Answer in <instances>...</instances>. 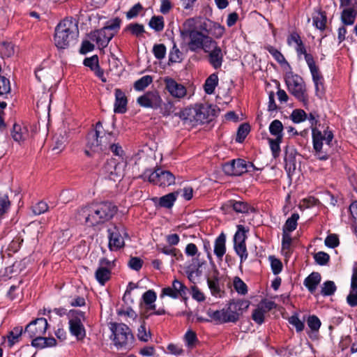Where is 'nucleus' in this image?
I'll return each mask as SVG.
<instances>
[{
	"instance_id": "obj_61",
	"label": "nucleus",
	"mask_w": 357,
	"mask_h": 357,
	"mask_svg": "<svg viewBox=\"0 0 357 357\" xmlns=\"http://www.w3.org/2000/svg\"><path fill=\"white\" fill-rule=\"evenodd\" d=\"M49 206L45 202L40 201L32 206V211L35 215H40L48 211Z\"/></svg>"
},
{
	"instance_id": "obj_56",
	"label": "nucleus",
	"mask_w": 357,
	"mask_h": 357,
	"mask_svg": "<svg viewBox=\"0 0 357 357\" xmlns=\"http://www.w3.org/2000/svg\"><path fill=\"white\" fill-rule=\"evenodd\" d=\"M314 259L317 264L324 266L329 261L330 256L326 252H318L314 255Z\"/></svg>"
},
{
	"instance_id": "obj_33",
	"label": "nucleus",
	"mask_w": 357,
	"mask_h": 357,
	"mask_svg": "<svg viewBox=\"0 0 357 357\" xmlns=\"http://www.w3.org/2000/svg\"><path fill=\"white\" fill-rule=\"evenodd\" d=\"M218 84V77L215 73L211 74L206 80L204 91L207 94L213 93L216 86Z\"/></svg>"
},
{
	"instance_id": "obj_55",
	"label": "nucleus",
	"mask_w": 357,
	"mask_h": 357,
	"mask_svg": "<svg viewBox=\"0 0 357 357\" xmlns=\"http://www.w3.org/2000/svg\"><path fill=\"white\" fill-rule=\"evenodd\" d=\"M10 92V83L8 78L0 75V96L7 95Z\"/></svg>"
},
{
	"instance_id": "obj_62",
	"label": "nucleus",
	"mask_w": 357,
	"mask_h": 357,
	"mask_svg": "<svg viewBox=\"0 0 357 357\" xmlns=\"http://www.w3.org/2000/svg\"><path fill=\"white\" fill-rule=\"evenodd\" d=\"M186 344L189 347H192L198 341L195 332L189 330L186 332L184 336Z\"/></svg>"
},
{
	"instance_id": "obj_54",
	"label": "nucleus",
	"mask_w": 357,
	"mask_h": 357,
	"mask_svg": "<svg viewBox=\"0 0 357 357\" xmlns=\"http://www.w3.org/2000/svg\"><path fill=\"white\" fill-rule=\"evenodd\" d=\"M234 287L235 290L240 294L245 295L248 292L247 285L239 277L234 278Z\"/></svg>"
},
{
	"instance_id": "obj_47",
	"label": "nucleus",
	"mask_w": 357,
	"mask_h": 357,
	"mask_svg": "<svg viewBox=\"0 0 357 357\" xmlns=\"http://www.w3.org/2000/svg\"><path fill=\"white\" fill-rule=\"evenodd\" d=\"M284 161L286 169L289 168L290 170L291 167H293L294 169H295V151L294 149H286Z\"/></svg>"
},
{
	"instance_id": "obj_23",
	"label": "nucleus",
	"mask_w": 357,
	"mask_h": 357,
	"mask_svg": "<svg viewBox=\"0 0 357 357\" xmlns=\"http://www.w3.org/2000/svg\"><path fill=\"white\" fill-rule=\"evenodd\" d=\"M102 133L100 135V150L101 151H105L108 150V148L111 144L116 141V134L113 132H106L102 128Z\"/></svg>"
},
{
	"instance_id": "obj_27",
	"label": "nucleus",
	"mask_w": 357,
	"mask_h": 357,
	"mask_svg": "<svg viewBox=\"0 0 357 357\" xmlns=\"http://www.w3.org/2000/svg\"><path fill=\"white\" fill-rule=\"evenodd\" d=\"M226 236L221 233L215 239L214 245V254L219 259H222L226 252Z\"/></svg>"
},
{
	"instance_id": "obj_48",
	"label": "nucleus",
	"mask_w": 357,
	"mask_h": 357,
	"mask_svg": "<svg viewBox=\"0 0 357 357\" xmlns=\"http://www.w3.org/2000/svg\"><path fill=\"white\" fill-rule=\"evenodd\" d=\"M245 232L246 231L243 225H239L237 226V231L234 237V245L245 243V239L247 238Z\"/></svg>"
},
{
	"instance_id": "obj_35",
	"label": "nucleus",
	"mask_w": 357,
	"mask_h": 357,
	"mask_svg": "<svg viewBox=\"0 0 357 357\" xmlns=\"http://www.w3.org/2000/svg\"><path fill=\"white\" fill-rule=\"evenodd\" d=\"M232 308L238 312V317L243 314V312L248 308L250 305V302L246 300H237V301H231L229 302Z\"/></svg>"
},
{
	"instance_id": "obj_49",
	"label": "nucleus",
	"mask_w": 357,
	"mask_h": 357,
	"mask_svg": "<svg viewBox=\"0 0 357 357\" xmlns=\"http://www.w3.org/2000/svg\"><path fill=\"white\" fill-rule=\"evenodd\" d=\"M336 289L334 282L328 280L323 284L321 294L325 296H331L335 292Z\"/></svg>"
},
{
	"instance_id": "obj_46",
	"label": "nucleus",
	"mask_w": 357,
	"mask_h": 357,
	"mask_svg": "<svg viewBox=\"0 0 357 357\" xmlns=\"http://www.w3.org/2000/svg\"><path fill=\"white\" fill-rule=\"evenodd\" d=\"M153 82L152 77L145 75L137 80L134 84V88L136 91H143Z\"/></svg>"
},
{
	"instance_id": "obj_18",
	"label": "nucleus",
	"mask_w": 357,
	"mask_h": 357,
	"mask_svg": "<svg viewBox=\"0 0 357 357\" xmlns=\"http://www.w3.org/2000/svg\"><path fill=\"white\" fill-rule=\"evenodd\" d=\"M195 109L197 112V123L201 124L212 121L215 116V110L208 105H196Z\"/></svg>"
},
{
	"instance_id": "obj_17",
	"label": "nucleus",
	"mask_w": 357,
	"mask_h": 357,
	"mask_svg": "<svg viewBox=\"0 0 357 357\" xmlns=\"http://www.w3.org/2000/svg\"><path fill=\"white\" fill-rule=\"evenodd\" d=\"M113 37L114 33L109 32L105 27L92 31L89 34V38L93 41H96L98 47L102 49L108 45Z\"/></svg>"
},
{
	"instance_id": "obj_34",
	"label": "nucleus",
	"mask_w": 357,
	"mask_h": 357,
	"mask_svg": "<svg viewBox=\"0 0 357 357\" xmlns=\"http://www.w3.org/2000/svg\"><path fill=\"white\" fill-rule=\"evenodd\" d=\"M218 272L217 271H215L214 275L211 278H208L207 283L208 287L214 296H218L220 294V288L219 285V278H218Z\"/></svg>"
},
{
	"instance_id": "obj_9",
	"label": "nucleus",
	"mask_w": 357,
	"mask_h": 357,
	"mask_svg": "<svg viewBox=\"0 0 357 357\" xmlns=\"http://www.w3.org/2000/svg\"><path fill=\"white\" fill-rule=\"evenodd\" d=\"M208 316L218 324L236 323L238 319V314L232 308L229 303L226 308L220 310H213L209 309L207 311Z\"/></svg>"
},
{
	"instance_id": "obj_31",
	"label": "nucleus",
	"mask_w": 357,
	"mask_h": 357,
	"mask_svg": "<svg viewBox=\"0 0 357 357\" xmlns=\"http://www.w3.org/2000/svg\"><path fill=\"white\" fill-rule=\"evenodd\" d=\"M110 276L111 271L105 266L99 267L95 273L96 279L101 285H104L110 279Z\"/></svg>"
},
{
	"instance_id": "obj_22",
	"label": "nucleus",
	"mask_w": 357,
	"mask_h": 357,
	"mask_svg": "<svg viewBox=\"0 0 357 357\" xmlns=\"http://www.w3.org/2000/svg\"><path fill=\"white\" fill-rule=\"evenodd\" d=\"M197 112L195 107H188L182 110L180 114V118L184 121V123H189L192 126L198 125L197 123Z\"/></svg>"
},
{
	"instance_id": "obj_15",
	"label": "nucleus",
	"mask_w": 357,
	"mask_h": 357,
	"mask_svg": "<svg viewBox=\"0 0 357 357\" xmlns=\"http://www.w3.org/2000/svg\"><path fill=\"white\" fill-rule=\"evenodd\" d=\"M248 165L243 159L232 160L222 165L223 172L229 176H240L248 171Z\"/></svg>"
},
{
	"instance_id": "obj_53",
	"label": "nucleus",
	"mask_w": 357,
	"mask_h": 357,
	"mask_svg": "<svg viewBox=\"0 0 357 357\" xmlns=\"http://www.w3.org/2000/svg\"><path fill=\"white\" fill-rule=\"evenodd\" d=\"M291 119L295 123H301L307 119V114L303 109H294L291 116Z\"/></svg>"
},
{
	"instance_id": "obj_24",
	"label": "nucleus",
	"mask_w": 357,
	"mask_h": 357,
	"mask_svg": "<svg viewBox=\"0 0 357 357\" xmlns=\"http://www.w3.org/2000/svg\"><path fill=\"white\" fill-rule=\"evenodd\" d=\"M321 275L317 272H312L304 280V285L308 291L313 294L321 282Z\"/></svg>"
},
{
	"instance_id": "obj_64",
	"label": "nucleus",
	"mask_w": 357,
	"mask_h": 357,
	"mask_svg": "<svg viewBox=\"0 0 357 357\" xmlns=\"http://www.w3.org/2000/svg\"><path fill=\"white\" fill-rule=\"evenodd\" d=\"M325 245L331 248H335L339 245L340 241L338 236L335 234L328 235L325 239Z\"/></svg>"
},
{
	"instance_id": "obj_30",
	"label": "nucleus",
	"mask_w": 357,
	"mask_h": 357,
	"mask_svg": "<svg viewBox=\"0 0 357 357\" xmlns=\"http://www.w3.org/2000/svg\"><path fill=\"white\" fill-rule=\"evenodd\" d=\"M357 15V10L354 8H345L341 13V20L344 25H352Z\"/></svg>"
},
{
	"instance_id": "obj_11",
	"label": "nucleus",
	"mask_w": 357,
	"mask_h": 357,
	"mask_svg": "<svg viewBox=\"0 0 357 357\" xmlns=\"http://www.w3.org/2000/svg\"><path fill=\"white\" fill-rule=\"evenodd\" d=\"M102 125L100 121L96 124L95 130L90 131L87 135L86 149L85 153L88 156H91V151L98 152L100 150V135L102 133Z\"/></svg>"
},
{
	"instance_id": "obj_38",
	"label": "nucleus",
	"mask_w": 357,
	"mask_h": 357,
	"mask_svg": "<svg viewBox=\"0 0 357 357\" xmlns=\"http://www.w3.org/2000/svg\"><path fill=\"white\" fill-rule=\"evenodd\" d=\"M149 26L157 32L162 31L165 26L163 17L160 15L153 16L149 22Z\"/></svg>"
},
{
	"instance_id": "obj_57",
	"label": "nucleus",
	"mask_w": 357,
	"mask_h": 357,
	"mask_svg": "<svg viewBox=\"0 0 357 357\" xmlns=\"http://www.w3.org/2000/svg\"><path fill=\"white\" fill-rule=\"evenodd\" d=\"M153 53L157 59L161 60L166 54V47L164 44H155L153 47Z\"/></svg>"
},
{
	"instance_id": "obj_20",
	"label": "nucleus",
	"mask_w": 357,
	"mask_h": 357,
	"mask_svg": "<svg viewBox=\"0 0 357 357\" xmlns=\"http://www.w3.org/2000/svg\"><path fill=\"white\" fill-rule=\"evenodd\" d=\"M209 52V62L212 66L218 69L221 67L223 61V54L220 47L216 43L213 45Z\"/></svg>"
},
{
	"instance_id": "obj_40",
	"label": "nucleus",
	"mask_w": 357,
	"mask_h": 357,
	"mask_svg": "<svg viewBox=\"0 0 357 357\" xmlns=\"http://www.w3.org/2000/svg\"><path fill=\"white\" fill-rule=\"evenodd\" d=\"M53 140H54V146L52 148V150L56 151V153H59L65 147V145H66V143L67 141L66 137H65V135H63L61 133L59 135L56 133L54 136Z\"/></svg>"
},
{
	"instance_id": "obj_12",
	"label": "nucleus",
	"mask_w": 357,
	"mask_h": 357,
	"mask_svg": "<svg viewBox=\"0 0 357 357\" xmlns=\"http://www.w3.org/2000/svg\"><path fill=\"white\" fill-rule=\"evenodd\" d=\"M48 327V323L45 318H38L30 322L24 331L25 334H27L31 339L37 337L43 336Z\"/></svg>"
},
{
	"instance_id": "obj_6",
	"label": "nucleus",
	"mask_w": 357,
	"mask_h": 357,
	"mask_svg": "<svg viewBox=\"0 0 357 357\" xmlns=\"http://www.w3.org/2000/svg\"><path fill=\"white\" fill-rule=\"evenodd\" d=\"M69 331L77 340H83L86 337V330L83 322L85 321V312L81 310H71L68 314Z\"/></svg>"
},
{
	"instance_id": "obj_51",
	"label": "nucleus",
	"mask_w": 357,
	"mask_h": 357,
	"mask_svg": "<svg viewBox=\"0 0 357 357\" xmlns=\"http://www.w3.org/2000/svg\"><path fill=\"white\" fill-rule=\"evenodd\" d=\"M157 250L160 252H162L165 255H172L174 257H176V259H178V257H181L182 255L180 253L179 250L175 248H172V247H169V246H163V247H161L160 245H157Z\"/></svg>"
},
{
	"instance_id": "obj_3",
	"label": "nucleus",
	"mask_w": 357,
	"mask_h": 357,
	"mask_svg": "<svg viewBox=\"0 0 357 357\" xmlns=\"http://www.w3.org/2000/svg\"><path fill=\"white\" fill-rule=\"evenodd\" d=\"M110 330L114 336L113 341L117 348H129L132 347L134 336L130 328L124 324L112 323Z\"/></svg>"
},
{
	"instance_id": "obj_52",
	"label": "nucleus",
	"mask_w": 357,
	"mask_h": 357,
	"mask_svg": "<svg viewBox=\"0 0 357 357\" xmlns=\"http://www.w3.org/2000/svg\"><path fill=\"white\" fill-rule=\"evenodd\" d=\"M234 250L236 253L239 256L241 259V264L245 261L248 257V252L246 248L245 243L235 244Z\"/></svg>"
},
{
	"instance_id": "obj_44",
	"label": "nucleus",
	"mask_w": 357,
	"mask_h": 357,
	"mask_svg": "<svg viewBox=\"0 0 357 357\" xmlns=\"http://www.w3.org/2000/svg\"><path fill=\"white\" fill-rule=\"evenodd\" d=\"M282 141V136H279L275 139H268L271 150L272 151L273 156L277 158L280 152V144Z\"/></svg>"
},
{
	"instance_id": "obj_63",
	"label": "nucleus",
	"mask_w": 357,
	"mask_h": 357,
	"mask_svg": "<svg viewBox=\"0 0 357 357\" xmlns=\"http://www.w3.org/2000/svg\"><path fill=\"white\" fill-rule=\"evenodd\" d=\"M172 288L178 294V297L182 296L186 293V287L179 280L175 279L172 282Z\"/></svg>"
},
{
	"instance_id": "obj_7",
	"label": "nucleus",
	"mask_w": 357,
	"mask_h": 357,
	"mask_svg": "<svg viewBox=\"0 0 357 357\" xmlns=\"http://www.w3.org/2000/svg\"><path fill=\"white\" fill-rule=\"evenodd\" d=\"M108 247L111 251L118 250L124 247L123 236H128L126 229L122 225H113L108 228Z\"/></svg>"
},
{
	"instance_id": "obj_32",
	"label": "nucleus",
	"mask_w": 357,
	"mask_h": 357,
	"mask_svg": "<svg viewBox=\"0 0 357 357\" xmlns=\"http://www.w3.org/2000/svg\"><path fill=\"white\" fill-rule=\"evenodd\" d=\"M299 219V215L297 213H293L290 218H289L282 228V232L290 233L295 230L297 227V221Z\"/></svg>"
},
{
	"instance_id": "obj_36",
	"label": "nucleus",
	"mask_w": 357,
	"mask_h": 357,
	"mask_svg": "<svg viewBox=\"0 0 357 357\" xmlns=\"http://www.w3.org/2000/svg\"><path fill=\"white\" fill-rule=\"evenodd\" d=\"M124 31H129L132 35L136 37H141L142 34L145 33V29L143 24L139 23H131L126 26Z\"/></svg>"
},
{
	"instance_id": "obj_19",
	"label": "nucleus",
	"mask_w": 357,
	"mask_h": 357,
	"mask_svg": "<svg viewBox=\"0 0 357 357\" xmlns=\"http://www.w3.org/2000/svg\"><path fill=\"white\" fill-rule=\"evenodd\" d=\"M127 104L128 100L124 92L120 89H116L114 112L119 114L125 113L127 110Z\"/></svg>"
},
{
	"instance_id": "obj_42",
	"label": "nucleus",
	"mask_w": 357,
	"mask_h": 357,
	"mask_svg": "<svg viewBox=\"0 0 357 357\" xmlns=\"http://www.w3.org/2000/svg\"><path fill=\"white\" fill-rule=\"evenodd\" d=\"M291 235L289 233L282 232V251L285 256H288L291 253Z\"/></svg>"
},
{
	"instance_id": "obj_4",
	"label": "nucleus",
	"mask_w": 357,
	"mask_h": 357,
	"mask_svg": "<svg viewBox=\"0 0 357 357\" xmlns=\"http://www.w3.org/2000/svg\"><path fill=\"white\" fill-rule=\"evenodd\" d=\"M182 35L188 36L189 49L192 52L202 49L205 52H209L215 42L209 36L197 30H188L181 32Z\"/></svg>"
},
{
	"instance_id": "obj_28",
	"label": "nucleus",
	"mask_w": 357,
	"mask_h": 357,
	"mask_svg": "<svg viewBox=\"0 0 357 357\" xmlns=\"http://www.w3.org/2000/svg\"><path fill=\"white\" fill-rule=\"evenodd\" d=\"M144 317L140 318V326L137 329V337L139 340L143 342H147L151 339V333L149 328L146 326Z\"/></svg>"
},
{
	"instance_id": "obj_5",
	"label": "nucleus",
	"mask_w": 357,
	"mask_h": 357,
	"mask_svg": "<svg viewBox=\"0 0 357 357\" xmlns=\"http://www.w3.org/2000/svg\"><path fill=\"white\" fill-rule=\"evenodd\" d=\"M312 142L313 149L315 155L320 160H326L329 158V154L326 149L323 150V141L326 142V145L330 146L333 139V134L330 130H325L323 135L317 128H313Z\"/></svg>"
},
{
	"instance_id": "obj_59",
	"label": "nucleus",
	"mask_w": 357,
	"mask_h": 357,
	"mask_svg": "<svg viewBox=\"0 0 357 357\" xmlns=\"http://www.w3.org/2000/svg\"><path fill=\"white\" fill-rule=\"evenodd\" d=\"M182 53L177 47L176 43L174 44L169 55V61L171 63H176L181 61Z\"/></svg>"
},
{
	"instance_id": "obj_10",
	"label": "nucleus",
	"mask_w": 357,
	"mask_h": 357,
	"mask_svg": "<svg viewBox=\"0 0 357 357\" xmlns=\"http://www.w3.org/2000/svg\"><path fill=\"white\" fill-rule=\"evenodd\" d=\"M149 172L144 173V176H148V180L151 183H153L159 186H169L175 182L174 176L169 171L163 170L158 168L154 172L148 174Z\"/></svg>"
},
{
	"instance_id": "obj_41",
	"label": "nucleus",
	"mask_w": 357,
	"mask_h": 357,
	"mask_svg": "<svg viewBox=\"0 0 357 357\" xmlns=\"http://www.w3.org/2000/svg\"><path fill=\"white\" fill-rule=\"evenodd\" d=\"M283 125L280 120L275 119L273 121L269 126L270 133L278 138L282 136Z\"/></svg>"
},
{
	"instance_id": "obj_39",
	"label": "nucleus",
	"mask_w": 357,
	"mask_h": 357,
	"mask_svg": "<svg viewBox=\"0 0 357 357\" xmlns=\"http://www.w3.org/2000/svg\"><path fill=\"white\" fill-rule=\"evenodd\" d=\"M22 333L23 328L21 326H16L8 333L7 338L10 347L13 346L14 344L18 341V339L22 335Z\"/></svg>"
},
{
	"instance_id": "obj_1",
	"label": "nucleus",
	"mask_w": 357,
	"mask_h": 357,
	"mask_svg": "<svg viewBox=\"0 0 357 357\" xmlns=\"http://www.w3.org/2000/svg\"><path fill=\"white\" fill-rule=\"evenodd\" d=\"M117 212V207L112 202H104L87 206L79 211V220H84L88 226H96L112 219Z\"/></svg>"
},
{
	"instance_id": "obj_45",
	"label": "nucleus",
	"mask_w": 357,
	"mask_h": 357,
	"mask_svg": "<svg viewBox=\"0 0 357 357\" xmlns=\"http://www.w3.org/2000/svg\"><path fill=\"white\" fill-rule=\"evenodd\" d=\"M250 126L248 123H245L241 124L238 128L236 141L240 143L243 142L250 132Z\"/></svg>"
},
{
	"instance_id": "obj_37",
	"label": "nucleus",
	"mask_w": 357,
	"mask_h": 357,
	"mask_svg": "<svg viewBox=\"0 0 357 357\" xmlns=\"http://www.w3.org/2000/svg\"><path fill=\"white\" fill-rule=\"evenodd\" d=\"M313 24L315 27L321 31H324L326 28V15L324 12H319L312 17Z\"/></svg>"
},
{
	"instance_id": "obj_13",
	"label": "nucleus",
	"mask_w": 357,
	"mask_h": 357,
	"mask_svg": "<svg viewBox=\"0 0 357 357\" xmlns=\"http://www.w3.org/2000/svg\"><path fill=\"white\" fill-rule=\"evenodd\" d=\"M102 174L109 180L114 181L119 180L123 176L121 165L118 163L114 159L109 160L103 165Z\"/></svg>"
},
{
	"instance_id": "obj_14",
	"label": "nucleus",
	"mask_w": 357,
	"mask_h": 357,
	"mask_svg": "<svg viewBox=\"0 0 357 357\" xmlns=\"http://www.w3.org/2000/svg\"><path fill=\"white\" fill-rule=\"evenodd\" d=\"M137 103L143 107L158 109L161 107L162 98L156 91H147L139 96L137 100Z\"/></svg>"
},
{
	"instance_id": "obj_21",
	"label": "nucleus",
	"mask_w": 357,
	"mask_h": 357,
	"mask_svg": "<svg viewBox=\"0 0 357 357\" xmlns=\"http://www.w3.org/2000/svg\"><path fill=\"white\" fill-rule=\"evenodd\" d=\"M222 208H232L236 213H245L249 212L251 207L247 202L231 199L225 202L222 205Z\"/></svg>"
},
{
	"instance_id": "obj_8",
	"label": "nucleus",
	"mask_w": 357,
	"mask_h": 357,
	"mask_svg": "<svg viewBox=\"0 0 357 357\" xmlns=\"http://www.w3.org/2000/svg\"><path fill=\"white\" fill-rule=\"evenodd\" d=\"M289 91L299 101L305 103L307 101L305 83L301 77L294 75L286 79Z\"/></svg>"
},
{
	"instance_id": "obj_16",
	"label": "nucleus",
	"mask_w": 357,
	"mask_h": 357,
	"mask_svg": "<svg viewBox=\"0 0 357 357\" xmlns=\"http://www.w3.org/2000/svg\"><path fill=\"white\" fill-rule=\"evenodd\" d=\"M165 89L175 98H182L187 93L186 88L181 84L178 83L173 78L167 77L164 78Z\"/></svg>"
},
{
	"instance_id": "obj_50",
	"label": "nucleus",
	"mask_w": 357,
	"mask_h": 357,
	"mask_svg": "<svg viewBox=\"0 0 357 357\" xmlns=\"http://www.w3.org/2000/svg\"><path fill=\"white\" fill-rule=\"evenodd\" d=\"M288 321L291 325L296 328L297 333L302 332L305 328L304 322L299 319L297 314L291 316L288 319Z\"/></svg>"
},
{
	"instance_id": "obj_25",
	"label": "nucleus",
	"mask_w": 357,
	"mask_h": 357,
	"mask_svg": "<svg viewBox=\"0 0 357 357\" xmlns=\"http://www.w3.org/2000/svg\"><path fill=\"white\" fill-rule=\"evenodd\" d=\"M11 135L15 142H21L26 140L29 137V131L26 126L15 123L11 132Z\"/></svg>"
},
{
	"instance_id": "obj_29",
	"label": "nucleus",
	"mask_w": 357,
	"mask_h": 357,
	"mask_svg": "<svg viewBox=\"0 0 357 357\" xmlns=\"http://www.w3.org/2000/svg\"><path fill=\"white\" fill-rule=\"evenodd\" d=\"M178 193V191H176L161 197L158 200V205L162 208H171L176 200Z\"/></svg>"
},
{
	"instance_id": "obj_2",
	"label": "nucleus",
	"mask_w": 357,
	"mask_h": 357,
	"mask_svg": "<svg viewBox=\"0 0 357 357\" xmlns=\"http://www.w3.org/2000/svg\"><path fill=\"white\" fill-rule=\"evenodd\" d=\"M78 37V23L73 17L64 18L55 27L54 41L59 49L69 47L76 43Z\"/></svg>"
},
{
	"instance_id": "obj_60",
	"label": "nucleus",
	"mask_w": 357,
	"mask_h": 357,
	"mask_svg": "<svg viewBox=\"0 0 357 357\" xmlns=\"http://www.w3.org/2000/svg\"><path fill=\"white\" fill-rule=\"evenodd\" d=\"M308 327L313 331H319L321 326V321L315 315H311L307 320Z\"/></svg>"
},
{
	"instance_id": "obj_58",
	"label": "nucleus",
	"mask_w": 357,
	"mask_h": 357,
	"mask_svg": "<svg viewBox=\"0 0 357 357\" xmlns=\"http://www.w3.org/2000/svg\"><path fill=\"white\" fill-rule=\"evenodd\" d=\"M121 20L119 17H116L112 21L109 22L107 25L104 26L110 33H114V36L117 33L120 28Z\"/></svg>"
},
{
	"instance_id": "obj_26",
	"label": "nucleus",
	"mask_w": 357,
	"mask_h": 357,
	"mask_svg": "<svg viewBox=\"0 0 357 357\" xmlns=\"http://www.w3.org/2000/svg\"><path fill=\"white\" fill-rule=\"evenodd\" d=\"M56 345V340L51 337H44L43 336L37 337L32 339L31 346L38 349H44L46 347H52Z\"/></svg>"
},
{
	"instance_id": "obj_43",
	"label": "nucleus",
	"mask_w": 357,
	"mask_h": 357,
	"mask_svg": "<svg viewBox=\"0 0 357 357\" xmlns=\"http://www.w3.org/2000/svg\"><path fill=\"white\" fill-rule=\"evenodd\" d=\"M265 49L273 56V58L281 65H289L283 54L277 49L271 45H267Z\"/></svg>"
}]
</instances>
